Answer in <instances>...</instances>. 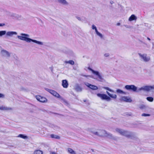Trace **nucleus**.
<instances>
[{
  "instance_id": "46",
  "label": "nucleus",
  "mask_w": 154,
  "mask_h": 154,
  "mask_svg": "<svg viewBox=\"0 0 154 154\" xmlns=\"http://www.w3.org/2000/svg\"><path fill=\"white\" fill-rule=\"evenodd\" d=\"M91 150L92 151V152H94V150L93 149H91Z\"/></svg>"
},
{
  "instance_id": "6",
  "label": "nucleus",
  "mask_w": 154,
  "mask_h": 154,
  "mask_svg": "<svg viewBox=\"0 0 154 154\" xmlns=\"http://www.w3.org/2000/svg\"><path fill=\"white\" fill-rule=\"evenodd\" d=\"M97 95L103 100H106L107 101H110L111 100L110 97L104 94H97Z\"/></svg>"
},
{
  "instance_id": "33",
  "label": "nucleus",
  "mask_w": 154,
  "mask_h": 154,
  "mask_svg": "<svg viewBox=\"0 0 154 154\" xmlns=\"http://www.w3.org/2000/svg\"><path fill=\"white\" fill-rule=\"evenodd\" d=\"M88 69H89V70L91 71L93 73V74H94V73L96 72V71H95L93 69H92L90 67H88Z\"/></svg>"
},
{
  "instance_id": "20",
  "label": "nucleus",
  "mask_w": 154,
  "mask_h": 154,
  "mask_svg": "<svg viewBox=\"0 0 154 154\" xmlns=\"http://www.w3.org/2000/svg\"><path fill=\"white\" fill-rule=\"evenodd\" d=\"M68 151L71 154H76L75 152L71 148H69L68 149Z\"/></svg>"
},
{
  "instance_id": "48",
  "label": "nucleus",
  "mask_w": 154,
  "mask_h": 154,
  "mask_svg": "<svg viewBox=\"0 0 154 154\" xmlns=\"http://www.w3.org/2000/svg\"><path fill=\"white\" fill-rule=\"evenodd\" d=\"M83 101H84V102H86V100H83Z\"/></svg>"
},
{
  "instance_id": "41",
  "label": "nucleus",
  "mask_w": 154,
  "mask_h": 154,
  "mask_svg": "<svg viewBox=\"0 0 154 154\" xmlns=\"http://www.w3.org/2000/svg\"><path fill=\"white\" fill-rule=\"evenodd\" d=\"M126 115L127 116H130L131 115V113L130 114L128 113H126Z\"/></svg>"
},
{
  "instance_id": "17",
  "label": "nucleus",
  "mask_w": 154,
  "mask_h": 154,
  "mask_svg": "<svg viewBox=\"0 0 154 154\" xmlns=\"http://www.w3.org/2000/svg\"><path fill=\"white\" fill-rule=\"evenodd\" d=\"M11 109H12L11 108H9V107H5V106H0V110H11Z\"/></svg>"
},
{
  "instance_id": "35",
  "label": "nucleus",
  "mask_w": 154,
  "mask_h": 154,
  "mask_svg": "<svg viewBox=\"0 0 154 154\" xmlns=\"http://www.w3.org/2000/svg\"><path fill=\"white\" fill-rule=\"evenodd\" d=\"M5 97V95L2 94L0 93V98H4Z\"/></svg>"
},
{
  "instance_id": "4",
  "label": "nucleus",
  "mask_w": 154,
  "mask_h": 154,
  "mask_svg": "<svg viewBox=\"0 0 154 154\" xmlns=\"http://www.w3.org/2000/svg\"><path fill=\"white\" fill-rule=\"evenodd\" d=\"M99 136L106 137L109 138L114 139L115 137L110 133H107L106 131L104 130H101L99 132Z\"/></svg>"
},
{
  "instance_id": "29",
  "label": "nucleus",
  "mask_w": 154,
  "mask_h": 154,
  "mask_svg": "<svg viewBox=\"0 0 154 154\" xmlns=\"http://www.w3.org/2000/svg\"><path fill=\"white\" fill-rule=\"evenodd\" d=\"M96 32L97 34L99 36H100L101 38H103V36L102 35L101 33H100L99 32H98V31H97Z\"/></svg>"
},
{
  "instance_id": "36",
  "label": "nucleus",
  "mask_w": 154,
  "mask_h": 154,
  "mask_svg": "<svg viewBox=\"0 0 154 154\" xmlns=\"http://www.w3.org/2000/svg\"><path fill=\"white\" fill-rule=\"evenodd\" d=\"M104 56H105V57H108L109 56V54H108V53H106V54H104Z\"/></svg>"
},
{
  "instance_id": "2",
  "label": "nucleus",
  "mask_w": 154,
  "mask_h": 154,
  "mask_svg": "<svg viewBox=\"0 0 154 154\" xmlns=\"http://www.w3.org/2000/svg\"><path fill=\"white\" fill-rule=\"evenodd\" d=\"M21 35H17V38L21 40L27 42H33L36 43L38 45H43V43L41 42L37 41L35 40L32 39L28 38L29 37V35L28 34L21 33L20 34Z\"/></svg>"
},
{
  "instance_id": "7",
  "label": "nucleus",
  "mask_w": 154,
  "mask_h": 154,
  "mask_svg": "<svg viewBox=\"0 0 154 154\" xmlns=\"http://www.w3.org/2000/svg\"><path fill=\"white\" fill-rule=\"evenodd\" d=\"M35 97L37 100L40 102L45 103L47 101V99L46 98L41 96L36 95Z\"/></svg>"
},
{
  "instance_id": "44",
  "label": "nucleus",
  "mask_w": 154,
  "mask_h": 154,
  "mask_svg": "<svg viewBox=\"0 0 154 154\" xmlns=\"http://www.w3.org/2000/svg\"><path fill=\"white\" fill-rule=\"evenodd\" d=\"M147 39L148 40H149V41L150 40V39L149 37H147Z\"/></svg>"
},
{
  "instance_id": "14",
  "label": "nucleus",
  "mask_w": 154,
  "mask_h": 154,
  "mask_svg": "<svg viewBox=\"0 0 154 154\" xmlns=\"http://www.w3.org/2000/svg\"><path fill=\"white\" fill-rule=\"evenodd\" d=\"M94 74L95 75H96L97 76L100 81H101L103 80V79L101 76V75L100 74L99 72L97 71H96V72Z\"/></svg>"
},
{
  "instance_id": "40",
  "label": "nucleus",
  "mask_w": 154,
  "mask_h": 154,
  "mask_svg": "<svg viewBox=\"0 0 154 154\" xmlns=\"http://www.w3.org/2000/svg\"><path fill=\"white\" fill-rule=\"evenodd\" d=\"M106 93L108 94V95L109 96L110 95H111V94H110L109 92L108 91H106Z\"/></svg>"
},
{
  "instance_id": "37",
  "label": "nucleus",
  "mask_w": 154,
  "mask_h": 154,
  "mask_svg": "<svg viewBox=\"0 0 154 154\" xmlns=\"http://www.w3.org/2000/svg\"><path fill=\"white\" fill-rule=\"evenodd\" d=\"M81 75L82 76L84 77H91V76L90 75Z\"/></svg>"
},
{
  "instance_id": "13",
  "label": "nucleus",
  "mask_w": 154,
  "mask_h": 154,
  "mask_svg": "<svg viewBox=\"0 0 154 154\" xmlns=\"http://www.w3.org/2000/svg\"><path fill=\"white\" fill-rule=\"evenodd\" d=\"M17 33L16 32L14 31H8L6 32V35L7 36L11 37L14 35H17Z\"/></svg>"
},
{
  "instance_id": "45",
  "label": "nucleus",
  "mask_w": 154,
  "mask_h": 154,
  "mask_svg": "<svg viewBox=\"0 0 154 154\" xmlns=\"http://www.w3.org/2000/svg\"><path fill=\"white\" fill-rule=\"evenodd\" d=\"M120 25V23H117V25L118 26H119Z\"/></svg>"
},
{
  "instance_id": "43",
  "label": "nucleus",
  "mask_w": 154,
  "mask_h": 154,
  "mask_svg": "<svg viewBox=\"0 0 154 154\" xmlns=\"http://www.w3.org/2000/svg\"><path fill=\"white\" fill-rule=\"evenodd\" d=\"M15 14H12L11 16H14L15 15Z\"/></svg>"
},
{
  "instance_id": "49",
  "label": "nucleus",
  "mask_w": 154,
  "mask_h": 154,
  "mask_svg": "<svg viewBox=\"0 0 154 154\" xmlns=\"http://www.w3.org/2000/svg\"><path fill=\"white\" fill-rule=\"evenodd\" d=\"M140 42H142V41H140Z\"/></svg>"
},
{
  "instance_id": "32",
  "label": "nucleus",
  "mask_w": 154,
  "mask_h": 154,
  "mask_svg": "<svg viewBox=\"0 0 154 154\" xmlns=\"http://www.w3.org/2000/svg\"><path fill=\"white\" fill-rule=\"evenodd\" d=\"M91 132L92 133H93V134H94L95 135L99 136V132H96V131H92Z\"/></svg>"
},
{
  "instance_id": "34",
  "label": "nucleus",
  "mask_w": 154,
  "mask_h": 154,
  "mask_svg": "<svg viewBox=\"0 0 154 154\" xmlns=\"http://www.w3.org/2000/svg\"><path fill=\"white\" fill-rule=\"evenodd\" d=\"M141 116H150V115L149 114H146V113H143L141 115Z\"/></svg>"
},
{
  "instance_id": "42",
  "label": "nucleus",
  "mask_w": 154,
  "mask_h": 154,
  "mask_svg": "<svg viewBox=\"0 0 154 154\" xmlns=\"http://www.w3.org/2000/svg\"><path fill=\"white\" fill-rule=\"evenodd\" d=\"M110 3L111 4H112L113 3H114V2L112 1H111L110 2Z\"/></svg>"
},
{
  "instance_id": "38",
  "label": "nucleus",
  "mask_w": 154,
  "mask_h": 154,
  "mask_svg": "<svg viewBox=\"0 0 154 154\" xmlns=\"http://www.w3.org/2000/svg\"><path fill=\"white\" fill-rule=\"evenodd\" d=\"M5 25V24L4 23H0V26H3Z\"/></svg>"
},
{
  "instance_id": "1",
  "label": "nucleus",
  "mask_w": 154,
  "mask_h": 154,
  "mask_svg": "<svg viewBox=\"0 0 154 154\" xmlns=\"http://www.w3.org/2000/svg\"><path fill=\"white\" fill-rule=\"evenodd\" d=\"M125 88L128 90H131L134 92H138L141 90L148 92L152 89H154V86H145L137 90V87L134 85H126L125 86Z\"/></svg>"
},
{
  "instance_id": "23",
  "label": "nucleus",
  "mask_w": 154,
  "mask_h": 154,
  "mask_svg": "<svg viewBox=\"0 0 154 154\" xmlns=\"http://www.w3.org/2000/svg\"><path fill=\"white\" fill-rule=\"evenodd\" d=\"M50 137L52 138H54L57 139H59L60 138V137L59 136L53 134H51Z\"/></svg>"
},
{
  "instance_id": "3",
  "label": "nucleus",
  "mask_w": 154,
  "mask_h": 154,
  "mask_svg": "<svg viewBox=\"0 0 154 154\" xmlns=\"http://www.w3.org/2000/svg\"><path fill=\"white\" fill-rule=\"evenodd\" d=\"M115 130L121 135L125 136L128 138L132 139V137L135 135L134 133L133 132L125 131L120 128H116L115 129Z\"/></svg>"
},
{
  "instance_id": "30",
  "label": "nucleus",
  "mask_w": 154,
  "mask_h": 154,
  "mask_svg": "<svg viewBox=\"0 0 154 154\" xmlns=\"http://www.w3.org/2000/svg\"><path fill=\"white\" fill-rule=\"evenodd\" d=\"M109 96L111 97V98H112L114 99H116V98L117 96L116 94H111V95Z\"/></svg>"
},
{
  "instance_id": "25",
  "label": "nucleus",
  "mask_w": 154,
  "mask_h": 154,
  "mask_svg": "<svg viewBox=\"0 0 154 154\" xmlns=\"http://www.w3.org/2000/svg\"><path fill=\"white\" fill-rule=\"evenodd\" d=\"M139 108L142 109H145L146 108V106L143 104H141L139 106Z\"/></svg>"
},
{
  "instance_id": "39",
  "label": "nucleus",
  "mask_w": 154,
  "mask_h": 154,
  "mask_svg": "<svg viewBox=\"0 0 154 154\" xmlns=\"http://www.w3.org/2000/svg\"><path fill=\"white\" fill-rule=\"evenodd\" d=\"M76 18L77 19L79 20H81V18L78 17H76Z\"/></svg>"
},
{
  "instance_id": "21",
  "label": "nucleus",
  "mask_w": 154,
  "mask_h": 154,
  "mask_svg": "<svg viewBox=\"0 0 154 154\" xmlns=\"http://www.w3.org/2000/svg\"><path fill=\"white\" fill-rule=\"evenodd\" d=\"M116 92L117 93L119 94H126L125 92L123 91L120 89H117L116 91Z\"/></svg>"
},
{
  "instance_id": "19",
  "label": "nucleus",
  "mask_w": 154,
  "mask_h": 154,
  "mask_svg": "<svg viewBox=\"0 0 154 154\" xmlns=\"http://www.w3.org/2000/svg\"><path fill=\"white\" fill-rule=\"evenodd\" d=\"M17 137H20L24 139H27L28 138V137L27 136L23 134H20L17 136Z\"/></svg>"
},
{
  "instance_id": "12",
  "label": "nucleus",
  "mask_w": 154,
  "mask_h": 154,
  "mask_svg": "<svg viewBox=\"0 0 154 154\" xmlns=\"http://www.w3.org/2000/svg\"><path fill=\"white\" fill-rule=\"evenodd\" d=\"M68 81L66 80H63L62 81V85L64 88H67L68 86Z\"/></svg>"
},
{
  "instance_id": "47",
  "label": "nucleus",
  "mask_w": 154,
  "mask_h": 154,
  "mask_svg": "<svg viewBox=\"0 0 154 154\" xmlns=\"http://www.w3.org/2000/svg\"><path fill=\"white\" fill-rule=\"evenodd\" d=\"M52 154H57L54 152H52Z\"/></svg>"
},
{
  "instance_id": "8",
  "label": "nucleus",
  "mask_w": 154,
  "mask_h": 154,
  "mask_svg": "<svg viewBox=\"0 0 154 154\" xmlns=\"http://www.w3.org/2000/svg\"><path fill=\"white\" fill-rule=\"evenodd\" d=\"M46 90L56 97L58 98L60 97V95L55 91L48 88H46Z\"/></svg>"
},
{
  "instance_id": "31",
  "label": "nucleus",
  "mask_w": 154,
  "mask_h": 154,
  "mask_svg": "<svg viewBox=\"0 0 154 154\" xmlns=\"http://www.w3.org/2000/svg\"><path fill=\"white\" fill-rule=\"evenodd\" d=\"M92 28L93 29H95L96 32L98 31L96 26L94 25H92Z\"/></svg>"
},
{
  "instance_id": "16",
  "label": "nucleus",
  "mask_w": 154,
  "mask_h": 154,
  "mask_svg": "<svg viewBox=\"0 0 154 154\" xmlns=\"http://www.w3.org/2000/svg\"><path fill=\"white\" fill-rule=\"evenodd\" d=\"M75 89L77 92H81L82 90V88L78 84L75 85Z\"/></svg>"
},
{
  "instance_id": "26",
  "label": "nucleus",
  "mask_w": 154,
  "mask_h": 154,
  "mask_svg": "<svg viewBox=\"0 0 154 154\" xmlns=\"http://www.w3.org/2000/svg\"><path fill=\"white\" fill-rule=\"evenodd\" d=\"M146 99L147 100L150 102H152L154 100L153 98L152 97H147L146 98Z\"/></svg>"
},
{
  "instance_id": "11",
  "label": "nucleus",
  "mask_w": 154,
  "mask_h": 154,
  "mask_svg": "<svg viewBox=\"0 0 154 154\" xmlns=\"http://www.w3.org/2000/svg\"><path fill=\"white\" fill-rule=\"evenodd\" d=\"M1 53L2 54L3 56H7V57H9L10 56V53L8 51L5 50H2L1 51Z\"/></svg>"
},
{
  "instance_id": "18",
  "label": "nucleus",
  "mask_w": 154,
  "mask_h": 154,
  "mask_svg": "<svg viewBox=\"0 0 154 154\" xmlns=\"http://www.w3.org/2000/svg\"><path fill=\"white\" fill-rule=\"evenodd\" d=\"M137 19V17L134 14H132L129 18L128 20L131 21Z\"/></svg>"
},
{
  "instance_id": "24",
  "label": "nucleus",
  "mask_w": 154,
  "mask_h": 154,
  "mask_svg": "<svg viewBox=\"0 0 154 154\" xmlns=\"http://www.w3.org/2000/svg\"><path fill=\"white\" fill-rule=\"evenodd\" d=\"M34 154H43L42 151L40 150H35L34 152Z\"/></svg>"
},
{
  "instance_id": "10",
  "label": "nucleus",
  "mask_w": 154,
  "mask_h": 154,
  "mask_svg": "<svg viewBox=\"0 0 154 154\" xmlns=\"http://www.w3.org/2000/svg\"><path fill=\"white\" fill-rule=\"evenodd\" d=\"M120 100L121 101H124L127 102H131L132 100L131 99L127 96H122L120 99Z\"/></svg>"
},
{
  "instance_id": "9",
  "label": "nucleus",
  "mask_w": 154,
  "mask_h": 154,
  "mask_svg": "<svg viewBox=\"0 0 154 154\" xmlns=\"http://www.w3.org/2000/svg\"><path fill=\"white\" fill-rule=\"evenodd\" d=\"M84 84L88 87L93 90H96L98 88L97 86L91 85L87 82H85Z\"/></svg>"
},
{
  "instance_id": "28",
  "label": "nucleus",
  "mask_w": 154,
  "mask_h": 154,
  "mask_svg": "<svg viewBox=\"0 0 154 154\" xmlns=\"http://www.w3.org/2000/svg\"><path fill=\"white\" fill-rule=\"evenodd\" d=\"M103 88L105 89H106L109 91L111 92H114V91L113 90H111V89H110L108 87H103Z\"/></svg>"
},
{
  "instance_id": "15",
  "label": "nucleus",
  "mask_w": 154,
  "mask_h": 154,
  "mask_svg": "<svg viewBox=\"0 0 154 154\" xmlns=\"http://www.w3.org/2000/svg\"><path fill=\"white\" fill-rule=\"evenodd\" d=\"M58 2L62 5H68V2L66 0H57Z\"/></svg>"
},
{
  "instance_id": "5",
  "label": "nucleus",
  "mask_w": 154,
  "mask_h": 154,
  "mask_svg": "<svg viewBox=\"0 0 154 154\" xmlns=\"http://www.w3.org/2000/svg\"><path fill=\"white\" fill-rule=\"evenodd\" d=\"M138 54L141 59L144 62H148L150 60V57H147V54H142L141 53H139Z\"/></svg>"
},
{
  "instance_id": "27",
  "label": "nucleus",
  "mask_w": 154,
  "mask_h": 154,
  "mask_svg": "<svg viewBox=\"0 0 154 154\" xmlns=\"http://www.w3.org/2000/svg\"><path fill=\"white\" fill-rule=\"evenodd\" d=\"M6 34V31H0V37H1L2 36Z\"/></svg>"
},
{
  "instance_id": "22",
  "label": "nucleus",
  "mask_w": 154,
  "mask_h": 154,
  "mask_svg": "<svg viewBox=\"0 0 154 154\" xmlns=\"http://www.w3.org/2000/svg\"><path fill=\"white\" fill-rule=\"evenodd\" d=\"M64 63H69L71 65H73L74 64V62L72 60H69L68 61H65Z\"/></svg>"
}]
</instances>
